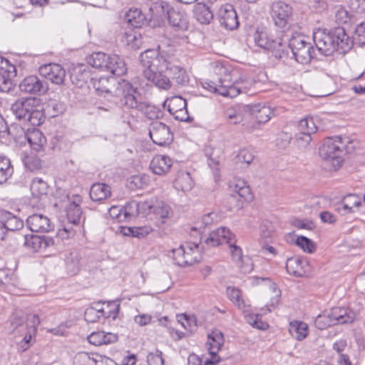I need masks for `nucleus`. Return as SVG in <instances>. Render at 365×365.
Wrapping results in <instances>:
<instances>
[{
  "label": "nucleus",
  "mask_w": 365,
  "mask_h": 365,
  "mask_svg": "<svg viewBox=\"0 0 365 365\" xmlns=\"http://www.w3.org/2000/svg\"><path fill=\"white\" fill-rule=\"evenodd\" d=\"M140 62L145 69L141 76L134 78V83L141 88L153 84L156 87L168 90L171 86L168 77L162 74L165 72L170 75L179 84L188 82L185 69L175 63V58L165 51L148 49L140 56Z\"/></svg>",
  "instance_id": "obj_1"
},
{
  "label": "nucleus",
  "mask_w": 365,
  "mask_h": 365,
  "mask_svg": "<svg viewBox=\"0 0 365 365\" xmlns=\"http://www.w3.org/2000/svg\"><path fill=\"white\" fill-rule=\"evenodd\" d=\"M313 40L318 51L322 55L329 56L338 51L341 53L349 51L353 41L342 27L331 31L318 29L313 33Z\"/></svg>",
  "instance_id": "obj_2"
},
{
  "label": "nucleus",
  "mask_w": 365,
  "mask_h": 365,
  "mask_svg": "<svg viewBox=\"0 0 365 365\" xmlns=\"http://www.w3.org/2000/svg\"><path fill=\"white\" fill-rule=\"evenodd\" d=\"M87 62L92 67L113 76H122L127 71L124 61L116 54L95 52L87 57Z\"/></svg>",
  "instance_id": "obj_3"
},
{
  "label": "nucleus",
  "mask_w": 365,
  "mask_h": 365,
  "mask_svg": "<svg viewBox=\"0 0 365 365\" xmlns=\"http://www.w3.org/2000/svg\"><path fill=\"white\" fill-rule=\"evenodd\" d=\"M344 148L341 137L329 138L319 148V155L323 160L331 164L332 169L337 170L343 162L342 153Z\"/></svg>",
  "instance_id": "obj_4"
},
{
  "label": "nucleus",
  "mask_w": 365,
  "mask_h": 365,
  "mask_svg": "<svg viewBox=\"0 0 365 365\" xmlns=\"http://www.w3.org/2000/svg\"><path fill=\"white\" fill-rule=\"evenodd\" d=\"M150 14L145 16L140 9L135 8L130 9L125 14V21L134 28H141L149 21H153V26L160 24L163 20L162 16L164 14V7L161 4H154L149 9Z\"/></svg>",
  "instance_id": "obj_5"
},
{
  "label": "nucleus",
  "mask_w": 365,
  "mask_h": 365,
  "mask_svg": "<svg viewBox=\"0 0 365 365\" xmlns=\"http://www.w3.org/2000/svg\"><path fill=\"white\" fill-rule=\"evenodd\" d=\"M284 40H286V43L288 41L289 47L297 62L304 64L311 61L314 49L311 43L307 41L305 36L295 34L288 38L284 35Z\"/></svg>",
  "instance_id": "obj_6"
},
{
  "label": "nucleus",
  "mask_w": 365,
  "mask_h": 365,
  "mask_svg": "<svg viewBox=\"0 0 365 365\" xmlns=\"http://www.w3.org/2000/svg\"><path fill=\"white\" fill-rule=\"evenodd\" d=\"M171 252L175 263L180 267L191 266L201 259L199 245L195 242H186Z\"/></svg>",
  "instance_id": "obj_7"
},
{
  "label": "nucleus",
  "mask_w": 365,
  "mask_h": 365,
  "mask_svg": "<svg viewBox=\"0 0 365 365\" xmlns=\"http://www.w3.org/2000/svg\"><path fill=\"white\" fill-rule=\"evenodd\" d=\"M81 202V198L78 195L75 196L73 200L69 201V204L66 209L68 224L58 230V234L61 237L69 238L75 235L76 230L72 226L81 223L82 219Z\"/></svg>",
  "instance_id": "obj_8"
},
{
  "label": "nucleus",
  "mask_w": 365,
  "mask_h": 365,
  "mask_svg": "<svg viewBox=\"0 0 365 365\" xmlns=\"http://www.w3.org/2000/svg\"><path fill=\"white\" fill-rule=\"evenodd\" d=\"M149 135L153 142L160 146L169 145L173 140V135L170 128L158 120L150 123Z\"/></svg>",
  "instance_id": "obj_9"
},
{
  "label": "nucleus",
  "mask_w": 365,
  "mask_h": 365,
  "mask_svg": "<svg viewBox=\"0 0 365 365\" xmlns=\"http://www.w3.org/2000/svg\"><path fill=\"white\" fill-rule=\"evenodd\" d=\"M224 342V335L220 330L214 329L208 334L206 345L210 358L205 359L204 365H214L220 362V359L217 356V353L221 349Z\"/></svg>",
  "instance_id": "obj_10"
},
{
  "label": "nucleus",
  "mask_w": 365,
  "mask_h": 365,
  "mask_svg": "<svg viewBox=\"0 0 365 365\" xmlns=\"http://www.w3.org/2000/svg\"><path fill=\"white\" fill-rule=\"evenodd\" d=\"M292 6L282 1H274L271 5V16L274 24L281 29H285L292 16Z\"/></svg>",
  "instance_id": "obj_11"
},
{
  "label": "nucleus",
  "mask_w": 365,
  "mask_h": 365,
  "mask_svg": "<svg viewBox=\"0 0 365 365\" xmlns=\"http://www.w3.org/2000/svg\"><path fill=\"white\" fill-rule=\"evenodd\" d=\"M136 89L137 88H134L130 83L123 81L119 83L117 92L118 94L122 93L123 97L120 98L122 105L128 108H134L138 110L143 102L138 101Z\"/></svg>",
  "instance_id": "obj_12"
},
{
  "label": "nucleus",
  "mask_w": 365,
  "mask_h": 365,
  "mask_svg": "<svg viewBox=\"0 0 365 365\" xmlns=\"http://www.w3.org/2000/svg\"><path fill=\"white\" fill-rule=\"evenodd\" d=\"M217 69L220 75L224 74L223 77L219 78V94L230 98L236 97L241 92V87L233 83L231 74L227 68L220 66Z\"/></svg>",
  "instance_id": "obj_13"
},
{
  "label": "nucleus",
  "mask_w": 365,
  "mask_h": 365,
  "mask_svg": "<svg viewBox=\"0 0 365 365\" xmlns=\"http://www.w3.org/2000/svg\"><path fill=\"white\" fill-rule=\"evenodd\" d=\"M254 41L257 46L267 50L279 49L284 44H286L284 35L282 33L279 36L273 38L268 35L267 31L263 30L256 31L254 35Z\"/></svg>",
  "instance_id": "obj_14"
},
{
  "label": "nucleus",
  "mask_w": 365,
  "mask_h": 365,
  "mask_svg": "<svg viewBox=\"0 0 365 365\" xmlns=\"http://www.w3.org/2000/svg\"><path fill=\"white\" fill-rule=\"evenodd\" d=\"M39 105L40 99L38 98L34 97L21 98L11 105V110L17 119L26 120L31 109H34L35 106Z\"/></svg>",
  "instance_id": "obj_15"
},
{
  "label": "nucleus",
  "mask_w": 365,
  "mask_h": 365,
  "mask_svg": "<svg viewBox=\"0 0 365 365\" xmlns=\"http://www.w3.org/2000/svg\"><path fill=\"white\" fill-rule=\"evenodd\" d=\"M16 75L15 66L0 56V91L8 92L12 86V78Z\"/></svg>",
  "instance_id": "obj_16"
},
{
  "label": "nucleus",
  "mask_w": 365,
  "mask_h": 365,
  "mask_svg": "<svg viewBox=\"0 0 365 365\" xmlns=\"http://www.w3.org/2000/svg\"><path fill=\"white\" fill-rule=\"evenodd\" d=\"M217 17L220 24L227 29L233 30L239 25L237 13L232 4L222 5L218 9Z\"/></svg>",
  "instance_id": "obj_17"
},
{
  "label": "nucleus",
  "mask_w": 365,
  "mask_h": 365,
  "mask_svg": "<svg viewBox=\"0 0 365 365\" xmlns=\"http://www.w3.org/2000/svg\"><path fill=\"white\" fill-rule=\"evenodd\" d=\"M362 205L361 199L356 194H348L344 196L336 205V211L341 215L353 214L359 211Z\"/></svg>",
  "instance_id": "obj_18"
},
{
  "label": "nucleus",
  "mask_w": 365,
  "mask_h": 365,
  "mask_svg": "<svg viewBox=\"0 0 365 365\" xmlns=\"http://www.w3.org/2000/svg\"><path fill=\"white\" fill-rule=\"evenodd\" d=\"M19 88L24 93L42 94L48 90V83L46 81L40 79L36 76H29L20 83Z\"/></svg>",
  "instance_id": "obj_19"
},
{
  "label": "nucleus",
  "mask_w": 365,
  "mask_h": 365,
  "mask_svg": "<svg viewBox=\"0 0 365 365\" xmlns=\"http://www.w3.org/2000/svg\"><path fill=\"white\" fill-rule=\"evenodd\" d=\"M53 238L46 235H24V246L33 252H41L53 246Z\"/></svg>",
  "instance_id": "obj_20"
},
{
  "label": "nucleus",
  "mask_w": 365,
  "mask_h": 365,
  "mask_svg": "<svg viewBox=\"0 0 365 365\" xmlns=\"http://www.w3.org/2000/svg\"><path fill=\"white\" fill-rule=\"evenodd\" d=\"M168 23L174 31L179 33L177 36H180L190 28L188 16L184 11L171 9L167 11Z\"/></svg>",
  "instance_id": "obj_21"
},
{
  "label": "nucleus",
  "mask_w": 365,
  "mask_h": 365,
  "mask_svg": "<svg viewBox=\"0 0 365 365\" xmlns=\"http://www.w3.org/2000/svg\"><path fill=\"white\" fill-rule=\"evenodd\" d=\"M39 73L45 78L56 85L62 84L65 80L66 71L59 64L43 65L39 68Z\"/></svg>",
  "instance_id": "obj_22"
},
{
  "label": "nucleus",
  "mask_w": 365,
  "mask_h": 365,
  "mask_svg": "<svg viewBox=\"0 0 365 365\" xmlns=\"http://www.w3.org/2000/svg\"><path fill=\"white\" fill-rule=\"evenodd\" d=\"M28 227L34 232H48L53 229L51 220L43 214H34L26 220Z\"/></svg>",
  "instance_id": "obj_23"
},
{
  "label": "nucleus",
  "mask_w": 365,
  "mask_h": 365,
  "mask_svg": "<svg viewBox=\"0 0 365 365\" xmlns=\"http://www.w3.org/2000/svg\"><path fill=\"white\" fill-rule=\"evenodd\" d=\"M40 324V319L37 314H33L28 316L26 322H25L26 333L24 337L21 339L22 351H26L30 346V342L33 337L36 336L37 327Z\"/></svg>",
  "instance_id": "obj_24"
},
{
  "label": "nucleus",
  "mask_w": 365,
  "mask_h": 365,
  "mask_svg": "<svg viewBox=\"0 0 365 365\" xmlns=\"http://www.w3.org/2000/svg\"><path fill=\"white\" fill-rule=\"evenodd\" d=\"M250 116L249 105H237L227 109L225 117L230 123L236 125L242 123Z\"/></svg>",
  "instance_id": "obj_25"
},
{
  "label": "nucleus",
  "mask_w": 365,
  "mask_h": 365,
  "mask_svg": "<svg viewBox=\"0 0 365 365\" xmlns=\"http://www.w3.org/2000/svg\"><path fill=\"white\" fill-rule=\"evenodd\" d=\"M70 78L72 83L78 88H82L92 79L90 70L83 64L78 65L71 70Z\"/></svg>",
  "instance_id": "obj_26"
},
{
  "label": "nucleus",
  "mask_w": 365,
  "mask_h": 365,
  "mask_svg": "<svg viewBox=\"0 0 365 365\" xmlns=\"http://www.w3.org/2000/svg\"><path fill=\"white\" fill-rule=\"evenodd\" d=\"M232 237V233L226 227H222L212 232L205 240V243L210 247H217L223 243H227V240Z\"/></svg>",
  "instance_id": "obj_27"
},
{
  "label": "nucleus",
  "mask_w": 365,
  "mask_h": 365,
  "mask_svg": "<svg viewBox=\"0 0 365 365\" xmlns=\"http://www.w3.org/2000/svg\"><path fill=\"white\" fill-rule=\"evenodd\" d=\"M152 214L156 220L158 226L160 227L172 216L173 210L166 202L155 199Z\"/></svg>",
  "instance_id": "obj_28"
},
{
  "label": "nucleus",
  "mask_w": 365,
  "mask_h": 365,
  "mask_svg": "<svg viewBox=\"0 0 365 365\" xmlns=\"http://www.w3.org/2000/svg\"><path fill=\"white\" fill-rule=\"evenodd\" d=\"M173 165V160L166 155H156L150 162V168L153 173L159 175L168 173Z\"/></svg>",
  "instance_id": "obj_29"
},
{
  "label": "nucleus",
  "mask_w": 365,
  "mask_h": 365,
  "mask_svg": "<svg viewBox=\"0 0 365 365\" xmlns=\"http://www.w3.org/2000/svg\"><path fill=\"white\" fill-rule=\"evenodd\" d=\"M0 222L4 224L5 231H16L24 227V222L11 212L0 210Z\"/></svg>",
  "instance_id": "obj_30"
},
{
  "label": "nucleus",
  "mask_w": 365,
  "mask_h": 365,
  "mask_svg": "<svg viewBox=\"0 0 365 365\" xmlns=\"http://www.w3.org/2000/svg\"><path fill=\"white\" fill-rule=\"evenodd\" d=\"M250 116H254L259 123H265L274 115V110L267 106L260 103L249 105Z\"/></svg>",
  "instance_id": "obj_31"
},
{
  "label": "nucleus",
  "mask_w": 365,
  "mask_h": 365,
  "mask_svg": "<svg viewBox=\"0 0 365 365\" xmlns=\"http://www.w3.org/2000/svg\"><path fill=\"white\" fill-rule=\"evenodd\" d=\"M118 336L111 332L98 331L92 332L88 336L89 343L95 346L106 345L117 341Z\"/></svg>",
  "instance_id": "obj_32"
},
{
  "label": "nucleus",
  "mask_w": 365,
  "mask_h": 365,
  "mask_svg": "<svg viewBox=\"0 0 365 365\" xmlns=\"http://www.w3.org/2000/svg\"><path fill=\"white\" fill-rule=\"evenodd\" d=\"M111 188L106 183H94L90 190V197L93 201L101 202L111 196Z\"/></svg>",
  "instance_id": "obj_33"
},
{
  "label": "nucleus",
  "mask_w": 365,
  "mask_h": 365,
  "mask_svg": "<svg viewBox=\"0 0 365 365\" xmlns=\"http://www.w3.org/2000/svg\"><path fill=\"white\" fill-rule=\"evenodd\" d=\"M307 265L306 261L298 258L291 257L287 260V272L295 277H302L306 274L305 266Z\"/></svg>",
  "instance_id": "obj_34"
},
{
  "label": "nucleus",
  "mask_w": 365,
  "mask_h": 365,
  "mask_svg": "<svg viewBox=\"0 0 365 365\" xmlns=\"http://www.w3.org/2000/svg\"><path fill=\"white\" fill-rule=\"evenodd\" d=\"M330 314L334 324L351 323L354 319V314L349 309L344 307H334L331 309Z\"/></svg>",
  "instance_id": "obj_35"
},
{
  "label": "nucleus",
  "mask_w": 365,
  "mask_h": 365,
  "mask_svg": "<svg viewBox=\"0 0 365 365\" xmlns=\"http://www.w3.org/2000/svg\"><path fill=\"white\" fill-rule=\"evenodd\" d=\"M25 137L31 146L36 150H40L46 143L43 134L37 128L29 129Z\"/></svg>",
  "instance_id": "obj_36"
},
{
  "label": "nucleus",
  "mask_w": 365,
  "mask_h": 365,
  "mask_svg": "<svg viewBox=\"0 0 365 365\" xmlns=\"http://www.w3.org/2000/svg\"><path fill=\"white\" fill-rule=\"evenodd\" d=\"M289 331L297 340L302 341L307 337L309 327L305 322L293 321L289 323Z\"/></svg>",
  "instance_id": "obj_37"
},
{
  "label": "nucleus",
  "mask_w": 365,
  "mask_h": 365,
  "mask_svg": "<svg viewBox=\"0 0 365 365\" xmlns=\"http://www.w3.org/2000/svg\"><path fill=\"white\" fill-rule=\"evenodd\" d=\"M121 41L133 49L140 48L143 43L140 34L133 29H129L123 33Z\"/></svg>",
  "instance_id": "obj_38"
},
{
  "label": "nucleus",
  "mask_w": 365,
  "mask_h": 365,
  "mask_svg": "<svg viewBox=\"0 0 365 365\" xmlns=\"http://www.w3.org/2000/svg\"><path fill=\"white\" fill-rule=\"evenodd\" d=\"M195 16L202 24H209L213 19V14L210 8L204 4L198 3L194 9Z\"/></svg>",
  "instance_id": "obj_39"
},
{
  "label": "nucleus",
  "mask_w": 365,
  "mask_h": 365,
  "mask_svg": "<svg viewBox=\"0 0 365 365\" xmlns=\"http://www.w3.org/2000/svg\"><path fill=\"white\" fill-rule=\"evenodd\" d=\"M30 189L34 197L41 199L48 195L49 186L41 178H36L32 180Z\"/></svg>",
  "instance_id": "obj_40"
},
{
  "label": "nucleus",
  "mask_w": 365,
  "mask_h": 365,
  "mask_svg": "<svg viewBox=\"0 0 365 365\" xmlns=\"http://www.w3.org/2000/svg\"><path fill=\"white\" fill-rule=\"evenodd\" d=\"M193 184V180L190 173L187 172H182L178 174L175 179L174 186L178 190L187 192L192 189Z\"/></svg>",
  "instance_id": "obj_41"
},
{
  "label": "nucleus",
  "mask_w": 365,
  "mask_h": 365,
  "mask_svg": "<svg viewBox=\"0 0 365 365\" xmlns=\"http://www.w3.org/2000/svg\"><path fill=\"white\" fill-rule=\"evenodd\" d=\"M14 168L10 160L4 156H0V184L6 182L12 175Z\"/></svg>",
  "instance_id": "obj_42"
},
{
  "label": "nucleus",
  "mask_w": 365,
  "mask_h": 365,
  "mask_svg": "<svg viewBox=\"0 0 365 365\" xmlns=\"http://www.w3.org/2000/svg\"><path fill=\"white\" fill-rule=\"evenodd\" d=\"M67 272L70 274H76L80 269V256L76 252H70L65 258Z\"/></svg>",
  "instance_id": "obj_43"
},
{
  "label": "nucleus",
  "mask_w": 365,
  "mask_h": 365,
  "mask_svg": "<svg viewBox=\"0 0 365 365\" xmlns=\"http://www.w3.org/2000/svg\"><path fill=\"white\" fill-rule=\"evenodd\" d=\"M9 323L12 330H17L20 336H21L23 339L26 333V330L24 329L26 327L24 316L19 313H14L10 317Z\"/></svg>",
  "instance_id": "obj_44"
},
{
  "label": "nucleus",
  "mask_w": 365,
  "mask_h": 365,
  "mask_svg": "<svg viewBox=\"0 0 365 365\" xmlns=\"http://www.w3.org/2000/svg\"><path fill=\"white\" fill-rule=\"evenodd\" d=\"M227 244L229 245L230 252L232 260L238 265L241 266L242 263L243 254L241 247L236 245L235 236L232 234L230 240H227Z\"/></svg>",
  "instance_id": "obj_45"
},
{
  "label": "nucleus",
  "mask_w": 365,
  "mask_h": 365,
  "mask_svg": "<svg viewBox=\"0 0 365 365\" xmlns=\"http://www.w3.org/2000/svg\"><path fill=\"white\" fill-rule=\"evenodd\" d=\"M138 110L151 120L158 119L162 116V111L160 108L146 102L142 103Z\"/></svg>",
  "instance_id": "obj_46"
},
{
  "label": "nucleus",
  "mask_w": 365,
  "mask_h": 365,
  "mask_svg": "<svg viewBox=\"0 0 365 365\" xmlns=\"http://www.w3.org/2000/svg\"><path fill=\"white\" fill-rule=\"evenodd\" d=\"M297 130L312 135L317 131V127L312 117H307L299 121Z\"/></svg>",
  "instance_id": "obj_47"
},
{
  "label": "nucleus",
  "mask_w": 365,
  "mask_h": 365,
  "mask_svg": "<svg viewBox=\"0 0 365 365\" xmlns=\"http://www.w3.org/2000/svg\"><path fill=\"white\" fill-rule=\"evenodd\" d=\"M25 168L30 171H36L41 168V160L34 154L25 155L22 158Z\"/></svg>",
  "instance_id": "obj_48"
},
{
  "label": "nucleus",
  "mask_w": 365,
  "mask_h": 365,
  "mask_svg": "<svg viewBox=\"0 0 365 365\" xmlns=\"http://www.w3.org/2000/svg\"><path fill=\"white\" fill-rule=\"evenodd\" d=\"M39 106H35L34 109H31L26 120L32 125H39L44 121L45 115L42 110L38 109Z\"/></svg>",
  "instance_id": "obj_49"
},
{
  "label": "nucleus",
  "mask_w": 365,
  "mask_h": 365,
  "mask_svg": "<svg viewBox=\"0 0 365 365\" xmlns=\"http://www.w3.org/2000/svg\"><path fill=\"white\" fill-rule=\"evenodd\" d=\"M227 295L229 299L239 308L245 307L241 291L239 289L234 287H228L227 288Z\"/></svg>",
  "instance_id": "obj_50"
},
{
  "label": "nucleus",
  "mask_w": 365,
  "mask_h": 365,
  "mask_svg": "<svg viewBox=\"0 0 365 365\" xmlns=\"http://www.w3.org/2000/svg\"><path fill=\"white\" fill-rule=\"evenodd\" d=\"M139 205H138V202L133 200L126 204L125 206L123 207V220L125 221L130 220L133 217L139 215Z\"/></svg>",
  "instance_id": "obj_51"
},
{
  "label": "nucleus",
  "mask_w": 365,
  "mask_h": 365,
  "mask_svg": "<svg viewBox=\"0 0 365 365\" xmlns=\"http://www.w3.org/2000/svg\"><path fill=\"white\" fill-rule=\"evenodd\" d=\"M235 192L245 200H250L252 198L250 187L242 180L237 181L234 186Z\"/></svg>",
  "instance_id": "obj_52"
},
{
  "label": "nucleus",
  "mask_w": 365,
  "mask_h": 365,
  "mask_svg": "<svg viewBox=\"0 0 365 365\" xmlns=\"http://www.w3.org/2000/svg\"><path fill=\"white\" fill-rule=\"evenodd\" d=\"M148 183V177L146 175H136L130 178L129 187L131 189H143Z\"/></svg>",
  "instance_id": "obj_53"
},
{
  "label": "nucleus",
  "mask_w": 365,
  "mask_h": 365,
  "mask_svg": "<svg viewBox=\"0 0 365 365\" xmlns=\"http://www.w3.org/2000/svg\"><path fill=\"white\" fill-rule=\"evenodd\" d=\"M314 325L319 329L323 330L334 325L330 314H319L314 321Z\"/></svg>",
  "instance_id": "obj_54"
},
{
  "label": "nucleus",
  "mask_w": 365,
  "mask_h": 365,
  "mask_svg": "<svg viewBox=\"0 0 365 365\" xmlns=\"http://www.w3.org/2000/svg\"><path fill=\"white\" fill-rule=\"evenodd\" d=\"M186 106L187 102L185 99L180 96H174L168 103V110L170 113H172L184 108Z\"/></svg>",
  "instance_id": "obj_55"
},
{
  "label": "nucleus",
  "mask_w": 365,
  "mask_h": 365,
  "mask_svg": "<svg viewBox=\"0 0 365 365\" xmlns=\"http://www.w3.org/2000/svg\"><path fill=\"white\" fill-rule=\"evenodd\" d=\"M296 245L308 253H313L316 250L315 244L304 236H299L297 238Z\"/></svg>",
  "instance_id": "obj_56"
},
{
  "label": "nucleus",
  "mask_w": 365,
  "mask_h": 365,
  "mask_svg": "<svg viewBox=\"0 0 365 365\" xmlns=\"http://www.w3.org/2000/svg\"><path fill=\"white\" fill-rule=\"evenodd\" d=\"M154 202L155 199H150L143 202H138V205H139V215L146 216L149 214H152Z\"/></svg>",
  "instance_id": "obj_57"
},
{
  "label": "nucleus",
  "mask_w": 365,
  "mask_h": 365,
  "mask_svg": "<svg viewBox=\"0 0 365 365\" xmlns=\"http://www.w3.org/2000/svg\"><path fill=\"white\" fill-rule=\"evenodd\" d=\"M128 232H124L125 235H131L133 237L138 238L143 237L148 235L152 229L150 227H128Z\"/></svg>",
  "instance_id": "obj_58"
},
{
  "label": "nucleus",
  "mask_w": 365,
  "mask_h": 365,
  "mask_svg": "<svg viewBox=\"0 0 365 365\" xmlns=\"http://www.w3.org/2000/svg\"><path fill=\"white\" fill-rule=\"evenodd\" d=\"M147 361L148 365H164L162 352L156 350L155 352L150 353L147 356Z\"/></svg>",
  "instance_id": "obj_59"
},
{
  "label": "nucleus",
  "mask_w": 365,
  "mask_h": 365,
  "mask_svg": "<svg viewBox=\"0 0 365 365\" xmlns=\"http://www.w3.org/2000/svg\"><path fill=\"white\" fill-rule=\"evenodd\" d=\"M218 218L219 216L217 213L215 212H210L207 214L204 215L202 217L200 221L199 222L202 224V226H200V228H204L206 227L207 226H209L215 223L218 220Z\"/></svg>",
  "instance_id": "obj_60"
},
{
  "label": "nucleus",
  "mask_w": 365,
  "mask_h": 365,
  "mask_svg": "<svg viewBox=\"0 0 365 365\" xmlns=\"http://www.w3.org/2000/svg\"><path fill=\"white\" fill-rule=\"evenodd\" d=\"M296 141L299 147L305 148L312 141V135L307 134L304 132H297L295 135Z\"/></svg>",
  "instance_id": "obj_61"
},
{
  "label": "nucleus",
  "mask_w": 365,
  "mask_h": 365,
  "mask_svg": "<svg viewBox=\"0 0 365 365\" xmlns=\"http://www.w3.org/2000/svg\"><path fill=\"white\" fill-rule=\"evenodd\" d=\"M108 213L110 217L113 219H115L118 222H124L125 220H123V208L120 206H111L108 209Z\"/></svg>",
  "instance_id": "obj_62"
},
{
  "label": "nucleus",
  "mask_w": 365,
  "mask_h": 365,
  "mask_svg": "<svg viewBox=\"0 0 365 365\" xmlns=\"http://www.w3.org/2000/svg\"><path fill=\"white\" fill-rule=\"evenodd\" d=\"M350 8L357 12H365V0H349Z\"/></svg>",
  "instance_id": "obj_63"
},
{
  "label": "nucleus",
  "mask_w": 365,
  "mask_h": 365,
  "mask_svg": "<svg viewBox=\"0 0 365 365\" xmlns=\"http://www.w3.org/2000/svg\"><path fill=\"white\" fill-rule=\"evenodd\" d=\"M355 34L359 43L365 44V23H361L357 26Z\"/></svg>",
  "instance_id": "obj_64"
}]
</instances>
